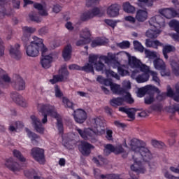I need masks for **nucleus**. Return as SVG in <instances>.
<instances>
[{
    "label": "nucleus",
    "mask_w": 179,
    "mask_h": 179,
    "mask_svg": "<svg viewBox=\"0 0 179 179\" xmlns=\"http://www.w3.org/2000/svg\"><path fill=\"white\" fill-rule=\"evenodd\" d=\"M138 156L137 159H133L134 164L131 165L130 169L131 171H134L137 174H145L146 173V169L142 166V162L149 163L152 159L153 155L150 152V150L148 147L141 146L138 151Z\"/></svg>",
    "instance_id": "obj_1"
},
{
    "label": "nucleus",
    "mask_w": 179,
    "mask_h": 179,
    "mask_svg": "<svg viewBox=\"0 0 179 179\" xmlns=\"http://www.w3.org/2000/svg\"><path fill=\"white\" fill-rule=\"evenodd\" d=\"M38 111L42 114L43 118L41 120L42 124H47L48 120L47 116L50 115L53 118H56L57 121V128L59 132L62 134L64 132V126L62 125V120L59 117V115L57 113V110L54 106L50 105H44L43 103L38 104Z\"/></svg>",
    "instance_id": "obj_2"
},
{
    "label": "nucleus",
    "mask_w": 179,
    "mask_h": 179,
    "mask_svg": "<svg viewBox=\"0 0 179 179\" xmlns=\"http://www.w3.org/2000/svg\"><path fill=\"white\" fill-rule=\"evenodd\" d=\"M98 58L99 55H90L89 56V63L86 64L84 66L80 67L78 64H71L69 66V69L70 71H84L85 72H92L93 73H94V68L98 72L104 71L106 66L101 62L97 63Z\"/></svg>",
    "instance_id": "obj_3"
},
{
    "label": "nucleus",
    "mask_w": 179,
    "mask_h": 179,
    "mask_svg": "<svg viewBox=\"0 0 179 179\" xmlns=\"http://www.w3.org/2000/svg\"><path fill=\"white\" fill-rule=\"evenodd\" d=\"M149 24L155 29H148L145 33L146 37L157 38L160 36L162 30L166 27V21L160 15H157L149 20Z\"/></svg>",
    "instance_id": "obj_4"
},
{
    "label": "nucleus",
    "mask_w": 179,
    "mask_h": 179,
    "mask_svg": "<svg viewBox=\"0 0 179 179\" xmlns=\"http://www.w3.org/2000/svg\"><path fill=\"white\" fill-rule=\"evenodd\" d=\"M32 38L33 41L26 47V54L28 57L36 58L40 55V51H41L42 54L48 51V49L46 48L43 43V39L36 36H33Z\"/></svg>",
    "instance_id": "obj_5"
},
{
    "label": "nucleus",
    "mask_w": 179,
    "mask_h": 179,
    "mask_svg": "<svg viewBox=\"0 0 179 179\" xmlns=\"http://www.w3.org/2000/svg\"><path fill=\"white\" fill-rule=\"evenodd\" d=\"M117 55H120L124 59L127 57L128 59V65L134 71H141V72H148L149 66L143 64L141 60L136 57L131 56V55L125 51L120 52Z\"/></svg>",
    "instance_id": "obj_6"
},
{
    "label": "nucleus",
    "mask_w": 179,
    "mask_h": 179,
    "mask_svg": "<svg viewBox=\"0 0 179 179\" xmlns=\"http://www.w3.org/2000/svg\"><path fill=\"white\" fill-rule=\"evenodd\" d=\"M76 130L78 132L81 138L85 141H96V138H97V136L104 135L103 128H99L96 129L91 127L82 130L77 127L76 128Z\"/></svg>",
    "instance_id": "obj_7"
},
{
    "label": "nucleus",
    "mask_w": 179,
    "mask_h": 179,
    "mask_svg": "<svg viewBox=\"0 0 179 179\" xmlns=\"http://www.w3.org/2000/svg\"><path fill=\"white\" fill-rule=\"evenodd\" d=\"M119 53L120 52L117 54H113L111 52H108L107 56H101L99 57V60H96V64H99V62L103 64L101 61H104L105 64L112 66L113 68H117V66H120V62H118V60H117V58L124 59V57H122V56H120Z\"/></svg>",
    "instance_id": "obj_8"
},
{
    "label": "nucleus",
    "mask_w": 179,
    "mask_h": 179,
    "mask_svg": "<svg viewBox=\"0 0 179 179\" xmlns=\"http://www.w3.org/2000/svg\"><path fill=\"white\" fill-rule=\"evenodd\" d=\"M110 90L113 94H122L123 96H125L124 99L129 104H132L134 101H135L132 96H131V94L122 88L120 85L113 83V84L110 85Z\"/></svg>",
    "instance_id": "obj_9"
},
{
    "label": "nucleus",
    "mask_w": 179,
    "mask_h": 179,
    "mask_svg": "<svg viewBox=\"0 0 179 179\" xmlns=\"http://www.w3.org/2000/svg\"><path fill=\"white\" fill-rule=\"evenodd\" d=\"M155 69L157 71H160L161 76H170L171 75V71L167 69V66L164 60L160 57H157L152 62Z\"/></svg>",
    "instance_id": "obj_10"
},
{
    "label": "nucleus",
    "mask_w": 179,
    "mask_h": 179,
    "mask_svg": "<svg viewBox=\"0 0 179 179\" xmlns=\"http://www.w3.org/2000/svg\"><path fill=\"white\" fill-rule=\"evenodd\" d=\"M142 141L138 138H133L129 141L128 145L127 143H124V148H129L131 150L132 158L135 159L136 160L138 159V156H139V149L142 148L141 146Z\"/></svg>",
    "instance_id": "obj_11"
},
{
    "label": "nucleus",
    "mask_w": 179,
    "mask_h": 179,
    "mask_svg": "<svg viewBox=\"0 0 179 179\" xmlns=\"http://www.w3.org/2000/svg\"><path fill=\"white\" fill-rule=\"evenodd\" d=\"M45 52H43L42 53L41 65L44 69H48V68H51V63L54 62L55 59H58V56L54 53L45 55Z\"/></svg>",
    "instance_id": "obj_12"
},
{
    "label": "nucleus",
    "mask_w": 179,
    "mask_h": 179,
    "mask_svg": "<svg viewBox=\"0 0 179 179\" xmlns=\"http://www.w3.org/2000/svg\"><path fill=\"white\" fill-rule=\"evenodd\" d=\"M69 78V71L66 66L62 67L59 71V74L53 77L52 79L50 80L52 85H55L57 82H66V80Z\"/></svg>",
    "instance_id": "obj_13"
},
{
    "label": "nucleus",
    "mask_w": 179,
    "mask_h": 179,
    "mask_svg": "<svg viewBox=\"0 0 179 179\" xmlns=\"http://www.w3.org/2000/svg\"><path fill=\"white\" fill-rule=\"evenodd\" d=\"M31 156L40 163V164H44L45 163V159L44 158V150L38 148H32L31 150Z\"/></svg>",
    "instance_id": "obj_14"
},
{
    "label": "nucleus",
    "mask_w": 179,
    "mask_h": 179,
    "mask_svg": "<svg viewBox=\"0 0 179 179\" xmlns=\"http://www.w3.org/2000/svg\"><path fill=\"white\" fill-rule=\"evenodd\" d=\"M141 71H133L131 75V78L132 79H135L137 83H145V82H148L149 80V73L148 72H143V74H139Z\"/></svg>",
    "instance_id": "obj_15"
},
{
    "label": "nucleus",
    "mask_w": 179,
    "mask_h": 179,
    "mask_svg": "<svg viewBox=\"0 0 179 179\" xmlns=\"http://www.w3.org/2000/svg\"><path fill=\"white\" fill-rule=\"evenodd\" d=\"M90 126L91 128L99 129V128L103 129V132L106 134V124L104 123V119L101 117H95L91 119Z\"/></svg>",
    "instance_id": "obj_16"
},
{
    "label": "nucleus",
    "mask_w": 179,
    "mask_h": 179,
    "mask_svg": "<svg viewBox=\"0 0 179 179\" xmlns=\"http://www.w3.org/2000/svg\"><path fill=\"white\" fill-rule=\"evenodd\" d=\"M150 92H156V93H160L159 88L153 85H146L138 90L137 97H143L146 93H150Z\"/></svg>",
    "instance_id": "obj_17"
},
{
    "label": "nucleus",
    "mask_w": 179,
    "mask_h": 179,
    "mask_svg": "<svg viewBox=\"0 0 179 179\" xmlns=\"http://www.w3.org/2000/svg\"><path fill=\"white\" fill-rule=\"evenodd\" d=\"M4 166H6L8 170L13 171V173H17V171L22 170V166L17 162H15L12 157L6 159Z\"/></svg>",
    "instance_id": "obj_18"
},
{
    "label": "nucleus",
    "mask_w": 179,
    "mask_h": 179,
    "mask_svg": "<svg viewBox=\"0 0 179 179\" xmlns=\"http://www.w3.org/2000/svg\"><path fill=\"white\" fill-rule=\"evenodd\" d=\"M73 115L76 122H78V124H83L86 121V118H87L86 112L82 109L75 110Z\"/></svg>",
    "instance_id": "obj_19"
},
{
    "label": "nucleus",
    "mask_w": 179,
    "mask_h": 179,
    "mask_svg": "<svg viewBox=\"0 0 179 179\" xmlns=\"http://www.w3.org/2000/svg\"><path fill=\"white\" fill-rule=\"evenodd\" d=\"M9 54L11 58L19 61L22 58V52H20V45L15 44L13 46H10L9 49Z\"/></svg>",
    "instance_id": "obj_20"
},
{
    "label": "nucleus",
    "mask_w": 179,
    "mask_h": 179,
    "mask_svg": "<svg viewBox=\"0 0 179 179\" xmlns=\"http://www.w3.org/2000/svg\"><path fill=\"white\" fill-rule=\"evenodd\" d=\"M10 83V78L8 76V73L2 69H0V87L6 86ZM3 94V92L0 90V97Z\"/></svg>",
    "instance_id": "obj_21"
},
{
    "label": "nucleus",
    "mask_w": 179,
    "mask_h": 179,
    "mask_svg": "<svg viewBox=\"0 0 179 179\" xmlns=\"http://www.w3.org/2000/svg\"><path fill=\"white\" fill-rule=\"evenodd\" d=\"M10 98L16 104H19L21 107H26L27 106V101L17 92H12Z\"/></svg>",
    "instance_id": "obj_22"
},
{
    "label": "nucleus",
    "mask_w": 179,
    "mask_h": 179,
    "mask_svg": "<svg viewBox=\"0 0 179 179\" xmlns=\"http://www.w3.org/2000/svg\"><path fill=\"white\" fill-rule=\"evenodd\" d=\"M169 64L172 73L175 76H179V59L178 57H172L169 59Z\"/></svg>",
    "instance_id": "obj_23"
},
{
    "label": "nucleus",
    "mask_w": 179,
    "mask_h": 179,
    "mask_svg": "<svg viewBox=\"0 0 179 179\" xmlns=\"http://www.w3.org/2000/svg\"><path fill=\"white\" fill-rule=\"evenodd\" d=\"M148 17H149V13L146 9H138L136 12V19L137 22L140 23H143V22H146L148 20Z\"/></svg>",
    "instance_id": "obj_24"
},
{
    "label": "nucleus",
    "mask_w": 179,
    "mask_h": 179,
    "mask_svg": "<svg viewBox=\"0 0 179 179\" xmlns=\"http://www.w3.org/2000/svg\"><path fill=\"white\" fill-rule=\"evenodd\" d=\"M31 124L34 126V128L36 131V132H38V134H44V127H43L40 119H38L35 115H31Z\"/></svg>",
    "instance_id": "obj_25"
},
{
    "label": "nucleus",
    "mask_w": 179,
    "mask_h": 179,
    "mask_svg": "<svg viewBox=\"0 0 179 179\" xmlns=\"http://www.w3.org/2000/svg\"><path fill=\"white\" fill-rule=\"evenodd\" d=\"M100 15V8H94L92 10L84 13L81 15L82 20H89V19H93L95 16Z\"/></svg>",
    "instance_id": "obj_26"
},
{
    "label": "nucleus",
    "mask_w": 179,
    "mask_h": 179,
    "mask_svg": "<svg viewBox=\"0 0 179 179\" xmlns=\"http://www.w3.org/2000/svg\"><path fill=\"white\" fill-rule=\"evenodd\" d=\"M93 145L85 141H82L81 144L78 146L80 152L84 156H88V155H90V150L93 149Z\"/></svg>",
    "instance_id": "obj_27"
},
{
    "label": "nucleus",
    "mask_w": 179,
    "mask_h": 179,
    "mask_svg": "<svg viewBox=\"0 0 179 179\" xmlns=\"http://www.w3.org/2000/svg\"><path fill=\"white\" fill-rule=\"evenodd\" d=\"M158 13L166 19L176 17V10L173 8H161L158 10Z\"/></svg>",
    "instance_id": "obj_28"
},
{
    "label": "nucleus",
    "mask_w": 179,
    "mask_h": 179,
    "mask_svg": "<svg viewBox=\"0 0 179 179\" xmlns=\"http://www.w3.org/2000/svg\"><path fill=\"white\" fill-rule=\"evenodd\" d=\"M106 13L109 17H115L120 15V9L117 4H112L108 7Z\"/></svg>",
    "instance_id": "obj_29"
},
{
    "label": "nucleus",
    "mask_w": 179,
    "mask_h": 179,
    "mask_svg": "<svg viewBox=\"0 0 179 179\" xmlns=\"http://www.w3.org/2000/svg\"><path fill=\"white\" fill-rule=\"evenodd\" d=\"M145 44L148 48H153L154 50H158L159 47H163V43L159 40L146 39Z\"/></svg>",
    "instance_id": "obj_30"
},
{
    "label": "nucleus",
    "mask_w": 179,
    "mask_h": 179,
    "mask_svg": "<svg viewBox=\"0 0 179 179\" xmlns=\"http://www.w3.org/2000/svg\"><path fill=\"white\" fill-rule=\"evenodd\" d=\"M169 26L172 29H174L175 31H176V34H173L171 35L172 38H174L176 41H179V22L173 20L170 21Z\"/></svg>",
    "instance_id": "obj_31"
},
{
    "label": "nucleus",
    "mask_w": 179,
    "mask_h": 179,
    "mask_svg": "<svg viewBox=\"0 0 179 179\" xmlns=\"http://www.w3.org/2000/svg\"><path fill=\"white\" fill-rule=\"evenodd\" d=\"M62 57L64 61H69L72 58V45H66L62 51Z\"/></svg>",
    "instance_id": "obj_32"
},
{
    "label": "nucleus",
    "mask_w": 179,
    "mask_h": 179,
    "mask_svg": "<svg viewBox=\"0 0 179 179\" xmlns=\"http://www.w3.org/2000/svg\"><path fill=\"white\" fill-rule=\"evenodd\" d=\"M119 111L127 114L129 118L131 120H135V113H136V110L135 108H127L124 107H120L119 108Z\"/></svg>",
    "instance_id": "obj_33"
},
{
    "label": "nucleus",
    "mask_w": 179,
    "mask_h": 179,
    "mask_svg": "<svg viewBox=\"0 0 179 179\" xmlns=\"http://www.w3.org/2000/svg\"><path fill=\"white\" fill-rule=\"evenodd\" d=\"M34 8H35V9H38V10L39 11V13L41 16H48V12L47 10H48V8H47V6L45 5H41L40 3H34Z\"/></svg>",
    "instance_id": "obj_34"
},
{
    "label": "nucleus",
    "mask_w": 179,
    "mask_h": 179,
    "mask_svg": "<svg viewBox=\"0 0 179 179\" xmlns=\"http://www.w3.org/2000/svg\"><path fill=\"white\" fill-rule=\"evenodd\" d=\"M13 87L16 90H24L26 89V83L22 77H17Z\"/></svg>",
    "instance_id": "obj_35"
},
{
    "label": "nucleus",
    "mask_w": 179,
    "mask_h": 179,
    "mask_svg": "<svg viewBox=\"0 0 179 179\" xmlns=\"http://www.w3.org/2000/svg\"><path fill=\"white\" fill-rule=\"evenodd\" d=\"M176 51V48L171 45H166L162 49V54L165 59H169V55L167 54Z\"/></svg>",
    "instance_id": "obj_36"
},
{
    "label": "nucleus",
    "mask_w": 179,
    "mask_h": 179,
    "mask_svg": "<svg viewBox=\"0 0 179 179\" xmlns=\"http://www.w3.org/2000/svg\"><path fill=\"white\" fill-rule=\"evenodd\" d=\"M107 43H108V40L104 38H97L92 42L91 46L93 48L99 47L100 45H104Z\"/></svg>",
    "instance_id": "obj_37"
},
{
    "label": "nucleus",
    "mask_w": 179,
    "mask_h": 179,
    "mask_svg": "<svg viewBox=\"0 0 179 179\" xmlns=\"http://www.w3.org/2000/svg\"><path fill=\"white\" fill-rule=\"evenodd\" d=\"M125 97V95H124ZM127 101V100L123 98H113L110 101V105L113 106V107H117V106H122V104H124V103Z\"/></svg>",
    "instance_id": "obj_38"
},
{
    "label": "nucleus",
    "mask_w": 179,
    "mask_h": 179,
    "mask_svg": "<svg viewBox=\"0 0 179 179\" xmlns=\"http://www.w3.org/2000/svg\"><path fill=\"white\" fill-rule=\"evenodd\" d=\"M26 132L28 138L31 139L32 143H38L40 140V136L35 133L31 132L29 129H26Z\"/></svg>",
    "instance_id": "obj_39"
},
{
    "label": "nucleus",
    "mask_w": 179,
    "mask_h": 179,
    "mask_svg": "<svg viewBox=\"0 0 179 179\" xmlns=\"http://www.w3.org/2000/svg\"><path fill=\"white\" fill-rule=\"evenodd\" d=\"M147 72L150 74L152 80L157 83L158 86H160V78H159V73L157 71H150V67H149V70Z\"/></svg>",
    "instance_id": "obj_40"
},
{
    "label": "nucleus",
    "mask_w": 179,
    "mask_h": 179,
    "mask_svg": "<svg viewBox=\"0 0 179 179\" xmlns=\"http://www.w3.org/2000/svg\"><path fill=\"white\" fill-rule=\"evenodd\" d=\"M144 52L145 54L146 58H148V59H156L159 57V54H157V52L156 51H150L148 49H145Z\"/></svg>",
    "instance_id": "obj_41"
},
{
    "label": "nucleus",
    "mask_w": 179,
    "mask_h": 179,
    "mask_svg": "<svg viewBox=\"0 0 179 179\" xmlns=\"http://www.w3.org/2000/svg\"><path fill=\"white\" fill-rule=\"evenodd\" d=\"M114 153L115 155H122V157L128 156V152L122 148V145L115 146Z\"/></svg>",
    "instance_id": "obj_42"
},
{
    "label": "nucleus",
    "mask_w": 179,
    "mask_h": 179,
    "mask_svg": "<svg viewBox=\"0 0 179 179\" xmlns=\"http://www.w3.org/2000/svg\"><path fill=\"white\" fill-rule=\"evenodd\" d=\"M123 10L127 12V13H135L136 8H135V6L131 5L129 2H127L123 4Z\"/></svg>",
    "instance_id": "obj_43"
},
{
    "label": "nucleus",
    "mask_w": 179,
    "mask_h": 179,
    "mask_svg": "<svg viewBox=\"0 0 179 179\" xmlns=\"http://www.w3.org/2000/svg\"><path fill=\"white\" fill-rule=\"evenodd\" d=\"M117 68V72L121 76H128L129 71H128V67L125 65L116 66Z\"/></svg>",
    "instance_id": "obj_44"
},
{
    "label": "nucleus",
    "mask_w": 179,
    "mask_h": 179,
    "mask_svg": "<svg viewBox=\"0 0 179 179\" xmlns=\"http://www.w3.org/2000/svg\"><path fill=\"white\" fill-rule=\"evenodd\" d=\"M90 30L87 28L83 29L80 34V38H83V40H86L87 41L90 38Z\"/></svg>",
    "instance_id": "obj_45"
},
{
    "label": "nucleus",
    "mask_w": 179,
    "mask_h": 179,
    "mask_svg": "<svg viewBox=\"0 0 179 179\" xmlns=\"http://www.w3.org/2000/svg\"><path fill=\"white\" fill-rule=\"evenodd\" d=\"M93 162L94 163H96L97 166H104L107 163V160L101 155H99L97 157H94L93 158Z\"/></svg>",
    "instance_id": "obj_46"
},
{
    "label": "nucleus",
    "mask_w": 179,
    "mask_h": 179,
    "mask_svg": "<svg viewBox=\"0 0 179 179\" xmlns=\"http://www.w3.org/2000/svg\"><path fill=\"white\" fill-rule=\"evenodd\" d=\"M13 155L16 159H17L22 163H24L26 162V158L22 155V152L17 150H13Z\"/></svg>",
    "instance_id": "obj_47"
},
{
    "label": "nucleus",
    "mask_w": 179,
    "mask_h": 179,
    "mask_svg": "<svg viewBox=\"0 0 179 179\" xmlns=\"http://www.w3.org/2000/svg\"><path fill=\"white\" fill-rule=\"evenodd\" d=\"M105 149L103 150L104 155L108 156L110 153H114L115 148L114 145L111 144H108L104 146Z\"/></svg>",
    "instance_id": "obj_48"
},
{
    "label": "nucleus",
    "mask_w": 179,
    "mask_h": 179,
    "mask_svg": "<svg viewBox=\"0 0 179 179\" xmlns=\"http://www.w3.org/2000/svg\"><path fill=\"white\" fill-rule=\"evenodd\" d=\"M134 49L136 50L137 51H139V52H143L145 51V47L142 45V43L138 41H134L133 42Z\"/></svg>",
    "instance_id": "obj_49"
},
{
    "label": "nucleus",
    "mask_w": 179,
    "mask_h": 179,
    "mask_svg": "<svg viewBox=\"0 0 179 179\" xmlns=\"http://www.w3.org/2000/svg\"><path fill=\"white\" fill-rule=\"evenodd\" d=\"M117 47L121 48L122 50H127V48H129L131 43L128 41H124L121 43H118L116 44Z\"/></svg>",
    "instance_id": "obj_50"
},
{
    "label": "nucleus",
    "mask_w": 179,
    "mask_h": 179,
    "mask_svg": "<svg viewBox=\"0 0 179 179\" xmlns=\"http://www.w3.org/2000/svg\"><path fill=\"white\" fill-rule=\"evenodd\" d=\"M36 28L31 27H24L22 28V31L24 34H33V33H36Z\"/></svg>",
    "instance_id": "obj_51"
},
{
    "label": "nucleus",
    "mask_w": 179,
    "mask_h": 179,
    "mask_svg": "<svg viewBox=\"0 0 179 179\" xmlns=\"http://www.w3.org/2000/svg\"><path fill=\"white\" fill-rule=\"evenodd\" d=\"M106 75L108 77L111 76L112 78H115V79H117V80H120V76L117 73H115L111 70H106Z\"/></svg>",
    "instance_id": "obj_52"
},
{
    "label": "nucleus",
    "mask_w": 179,
    "mask_h": 179,
    "mask_svg": "<svg viewBox=\"0 0 179 179\" xmlns=\"http://www.w3.org/2000/svg\"><path fill=\"white\" fill-rule=\"evenodd\" d=\"M138 2L137 5L138 6H141V3H145L146 6L148 8H152L153 6V1H149V0H137Z\"/></svg>",
    "instance_id": "obj_53"
},
{
    "label": "nucleus",
    "mask_w": 179,
    "mask_h": 179,
    "mask_svg": "<svg viewBox=\"0 0 179 179\" xmlns=\"http://www.w3.org/2000/svg\"><path fill=\"white\" fill-rule=\"evenodd\" d=\"M124 20L126 22H128L129 23H131V24H135L136 23V17H134L132 15H128L124 17Z\"/></svg>",
    "instance_id": "obj_54"
},
{
    "label": "nucleus",
    "mask_w": 179,
    "mask_h": 179,
    "mask_svg": "<svg viewBox=\"0 0 179 179\" xmlns=\"http://www.w3.org/2000/svg\"><path fill=\"white\" fill-rule=\"evenodd\" d=\"M62 143L65 148H67V149H72V148H73V143L71 141H67L64 138Z\"/></svg>",
    "instance_id": "obj_55"
},
{
    "label": "nucleus",
    "mask_w": 179,
    "mask_h": 179,
    "mask_svg": "<svg viewBox=\"0 0 179 179\" xmlns=\"http://www.w3.org/2000/svg\"><path fill=\"white\" fill-rule=\"evenodd\" d=\"M63 103L65 107H67L68 108H73V103L72 101H69L67 98H63Z\"/></svg>",
    "instance_id": "obj_56"
},
{
    "label": "nucleus",
    "mask_w": 179,
    "mask_h": 179,
    "mask_svg": "<svg viewBox=\"0 0 179 179\" xmlns=\"http://www.w3.org/2000/svg\"><path fill=\"white\" fill-rule=\"evenodd\" d=\"M118 22H120V20L117 21L108 19L105 20V23H106V24H108V26H110V27H112L113 29H114L115 26H117V23H118Z\"/></svg>",
    "instance_id": "obj_57"
},
{
    "label": "nucleus",
    "mask_w": 179,
    "mask_h": 179,
    "mask_svg": "<svg viewBox=\"0 0 179 179\" xmlns=\"http://www.w3.org/2000/svg\"><path fill=\"white\" fill-rule=\"evenodd\" d=\"M163 175H164V177L167 179H179V178H177L171 175V173H170L169 171L164 170Z\"/></svg>",
    "instance_id": "obj_58"
},
{
    "label": "nucleus",
    "mask_w": 179,
    "mask_h": 179,
    "mask_svg": "<svg viewBox=\"0 0 179 179\" xmlns=\"http://www.w3.org/2000/svg\"><path fill=\"white\" fill-rule=\"evenodd\" d=\"M122 85V88H123L124 90H125L126 92H128V90L131 89V82H129V80H124Z\"/></svg>",
    "instance_id": "obj_59"
},
{
    "label": "nucleus",
    "mask_w": 179,
    "mask_h": 179,
    "mask_svg": "<svg viewBox=\"0 0 179 179\" xmlns=\"http://www.w3.org/2000/svg\"><path fill=\"white\" fill-rule=\"evenodd\" d=\"M155 101V96L153 94H150L145 96V104H152Z\"/></svg>",
    "instance_id": "obj_60"
},
{
    "label": "nucleus",
    "mask_w": 179,
    "mask_h": 179,
    "mask_svg": "<svg viewBox=\"0 0 179 179\" xmlns=\"http://www.w3.org/2000/svg\"><path fill=\"white\" fill-rule=\"evenodd\" d=\"M99 0H86L85 5L87 8H92V6H94L96 3H99Z\"/></svg>",
    "instance_id": "obj_61"
},
{
    "label": "nucleus",
    "mask_w": 179,
    "mask_h": 179,
    "mask_svg": "<svg viewBox=\"0 0 179 179\" xmlns=\"http://www.w3.org/2000/svg\"><path fill=\"white\" fill-rule=\"evenodd\" d=\"M55 94L56 97H62L63 94L58 85L55 86Z\"/></svg>",
    "instance_id": "obj_62"
},
{
    "label": "nucleus",
    "mask_w": 179,
    "mask_h": 179,
    "mask_svg": "<svg viewBox=\"0 0 179 179\" xmlns=\"http://www.w3.org/2000/svg\"><path fill=\"white\" fill-rule=\"evenodd\" d=\"M106 138L108 141H113V130H111L110 129H106Z\"/></svg>",
    "instance_id": "obj_63"
},
{
    "label": "nucleus",
    "mask_w": 179,
    "mask_h": 179,
    "mask_svg": "<svg viewBox=\"0 0 179 179\" xmlns=\"http://www.w3.org/2000/svg\"><path fill=\"white\" fill-rule=\"evenodd\" d=\"M29 19L32 20V22H36V23H40L41 20L36 15V14H30Z\"/></svg>",
    "instance_id": "obj_64"
}]
</instances>
